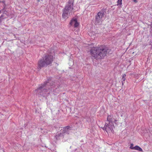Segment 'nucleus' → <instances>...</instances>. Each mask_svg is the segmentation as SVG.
Masks as SVG:
<instances>
[{
	"mask_svg": "<svg viewBox=\"0 0 152 152\" xmlns=\"http://www.w3.org/2000/svg\"><path fill=\"white\" fill-rule=\"evenodd\" d=\"M53 87H56L55 85V82L53 81L52 77H49L43 83L39 85L37 88L35 90L34 93L43 97H45L49 94V93L47 92L50 89L52 91V88Z\"/></svg>",
	"mask_w": 152,
	"mask_h": 152,
	"instance_id": "obj_1",
	"label": "nucleus"
},
{
	"mask_svg": "<svg viewBox=\"0 0 152 152\" xmlns=\"http://www.w3.org/2000/svg\"><path fill=\"white\" fill-rule=\"evenodd\" d=\"M110 50L103 47H94L90 50V55L97 60L102 59L106 56L107 53Z\"/></svg>",
	"mask_w": 152,
	"mask_h": 152,
	"instance_id": "obj_2",
	"label": "nucleus"
},
{
	"mask_svg": "<svg viewBox=\"0 0 152 152\" xmlns=\"http://www.w3.org/2000/svg\"><path fill=\"white\" fill-rule=\"evenodd\" d=\"M53 61V56L46 54L42 58L39 59L38 62V69H41L42 67L47 66L51 64Z\"/></svg>",
	"mask_w": 152,
	"mask_h": 152,
	"instance_id": "obj_3",
	"label": "nucleus"
},
{
	"mask_svg": "<svg viewBox=\"0 0 152 152\" xmlns=\"http://www.w3.org/2000/svg\"><path fill=\"white\" fill-rule=\"evenodd\" d=\"M73 1L69 0L65 6L62 15L63 18L66 19L70 16V13L73 10Z\"/></svg>",
	"mask_w": 152,
	"mask_h": 152,
	"instance_id": "obj_4",
	"label": "nucleus"
},
{
	"mask_svg": "<svg viewBox=\"0 0 152 152\" xmlns=\"http://www.w3.org/2000/svg\"><path fill=\"white\" fill-rule=\"evenodd\" d=\"M114 128V124L111 123H105L104 126L102 128L103 129L105 130L107 133L113 132V128Z\"/></svg>",
	"mask_w": 152,
	"mask_h": 152,
	"instance_id": "obj_5",
	"label": "nucleus"
},
{
	"mask_svg": "<svg viewBox=\"0 0 152 152\" xmlns=\"http://www.w3.org/2000/svg\"><path fill=\"white\" fill-rule=\"evenodd\" d=\"M60 131H61L63 134L66 133L69 134L70 131L72 129V128L70 126H67L62 128V127H59Z\"/></svg>",
	"mask_w": 152,
	"mask_h": 152,
	"instance_id": "obj_6",
	"label": "nucleus"
},
{
	"mask_svg": "<svg viewBox=\"0 0 152 152\" xmlns=\"http://www.w3.org/2000/svg\"><path fill=\"white\" fill-rule=\"evenodd\" d=\"M104 15V12H99L98 13L97 15L95 16V23L96 24L99 23Z\"/></svg>",
	"mask_w": 152,
	"mask_h": 152,
	"instance_id": "obj_7",
	"label": "nucleus"
},
{
	"mask_svg": "<svg viewBox=\"0 0 152 152\" xmlns=\"http://www.w3.org/2000/svg\"><path fill=\"white\" fill-rule=\"evenodd\" d=\"M107 120L109 123H111L112 124H113L114 122L115 123V122L117 121V120L114 117L112 114H110L108 115Z\"/></svg>",
	"mask_w": 152,
	"mask_h": 152,
	"instance_id": "obj_8",
	"label": "nucleus"
},
{
	"mask_svg": "<svg viewBox=\"0 0 152 152\" xmlns=\"http://www.w3.org/2000/svg\"><path fill=\"white\" fill-rule=\"evenodd\" d=\"M69 24L71 26L73 25L74 27L76 28L79 25V23L77 22V19L76 18H73L70 21Z\"/></svg>",
	"mask_w": 152,
	"mask_h": 152,
	"instance_id": "obj_9",
	"label": "nucleus"
},
{
	"mask_svg": "<svg viewBox=\"0 0 152 152\" xmlns=\"http://www.w3.org/2000/svg\"><path fill=\"white\" fill-rule=\"evenodd\" d=\"M63 133L62 132H58L55 136V138L56 140L60 139L61 138H63Z\"/></svg>",
	"mask_w": 152,
	"mask_h": 152,
	"instance_id": "obj_10",
	"label": "nucleus"
},
{
	"mask_svg": "<svg viewBox=\"0 0 152 152\" xmlns=\"http://www.w3.org/2000/svg\"><path fill=\"white\" fill-rule=\"evenodd\" d=\"M130 148L132 149L140 151H142V149L139 146L137 145L133 147H132L131 146H130Z\"/></svg>",
	"mask_w": 152,
	"mask_h": 152,
	"instance_id": "obj_11",
	"label": "nucleus"
},
{
	"mask_svg": "<svg viewBox=\"0 0 152 152\" xmlns=\"http://www.w3.org/2000/svg\"><path fill=\"white\" fill-rule=\"evenodd\" d=\"M125 80H126L125 77H122L121 83H122V86L124 85V83H125Z\"/></svg>",
	"mask_w": 152,
	"mask_h": 152,
	"instance_id": "obj_12",
	"label": "nucleus"
},
{
	"mask_svg": "<svg viewBox=\"0 0 152 152\" xmlns=\"http://www.w3.org/2000/svg\"><path fill=\"white\" fill-rule=\"evenodd\" d=\"M122 0H118L117 1V5L119 4H121L122 3Z\"/></svg>",
	"mask_w": 152,
	"mask_h": 152,
	"instance_id": "obj_13",
	"label": "nucleus"
},
{
	"mask_svg": "<svg viewBox=\"0 0 152 152\" xmlns=\"http://www.w3.org/2000/svg\"><path fill=\"white\" fill-rule=\"evenodd\" d=\"M126 76V74H124L123 75V76L122 77H125Z\"/></svg>",
	"mask_w": 152,
	"mask_h": 152,
	"instance_id": "obj_14",
	"label": "nucleus"
},
{
	"mask_svg": "<svg viewBox=\"0 0 152 152\" xmlns=\"http://www.w3.org/2000/svg\"><path fill=\"white\" fill-rule=\"evenodd\" d=\"M4 17V15H2L0 17V19Z\"/></svg>",
	"mask_w": 152,
	"mask_h": 152,
	"instance_id": "obj_15",
	"label": "nucleus"
},
{
	"mask_svg": "<svg viewBox=\"0 0 152 152\" xmlns=\"http://www.w3.org/2000/svg\"><path fill=\"white\" fill-rule=\"evenodd\" d=\"M5 8V6H4L3 8V9L2 10H4V9Z\"/></svg>",
	"mask_w": 152,
	"mask_h": 152,
	"instance_id": "obj_16",
	"label": "nucleus"
},
{
	"mask_svg": "<svg viewBox=\"0 0 152 152\" xmlns=\"http://www.w3.org/2000/svg\"><path fill=\"white\" fill-rule=\"evenodd\" d=\"M133 145V144H131V147H132V146Z\"/></svg>",
	"mask_w": 152,
	"mask_h": 152,
	"instance_id": "obj_17",
	"label": "nucleus"
},
{
	"mask_svg": "<svg viewBox=\"0 0 152 152\" xmlns=\"http://www.w3.org/2000/svg\"><path fill=\"white\" fill-rule=\"evenodd\" d=\"M2 2L3 3H4V2H5V1H2Z\"/></svg>",
	"mask_w": 152,
	"mask_h": 152,
	"instance_id": "obj_18",
	"label": "nucleus"
},
{
	"mask_svg": "<svg viewBox=\"0 0 152 152\" xmlns=\"http://www.w3.org/2000/svg\"><path fill=\"white\" fill-rule=\"evenodd\" d=\"M40 0H37V2H39L40 1Z\"/></svg>",
	"mask_w": 152,
	"mask_h": 152,
	"instance_id": "obj_19",
	"label": "nucleus"
},
{
	"mask_svg": "<svg viewBox=\"0 0 152 152\" xmlns=\"http://www.w3.org/2000/svg\"><path fill=\"white\" fill-rule=\"evenodd\" d=\"M1 19H0V23L1 22Z\"/></svg>",
	"mask_w": 152,
	"mask_h": 152,
	"instance_id": "obj_20",
	"label": "nucleus"
},
{
	"mask_svg": "<svg viewBox=\"0 0 152 152\" xmlns=\"http://www.w3.org/2000/svg\"><path fill=\"white\" fill-rule=\"evenodd\" d=\"M1 10H0V14H1Z\"/></svg>",
	"mask_w": 152,
	"mask_h": 152,
	"instance_id": "obj_21",
	"label": "nucleus"
}]
</instances>
